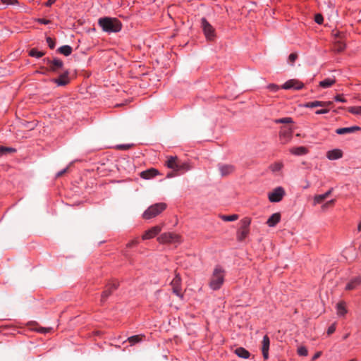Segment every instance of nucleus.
Wrapping results in <instances>:
<instances>
[{
    "mask_svg": "<svg viewBox=\"0 0 361 361\" xmlns=\"http://www.w3.org/2000/svg\"><path fill=\"white\" fill-rule=\"evenodd\" d=\"M99 25L106 32H118L122 28L121 22L116 18L104 17L98 20Z\"/></svg>",
    "mask_w": 361,
    "mask_h": 361,
    "instance_id": "obj_1",
    "label": "nucleus"
},
{
    "mask_svg": "<svg viewBox=\"0 0 361 361\" xmlns=\"http://www.w3.org/2000/svg\"><path fill=\"white\" fill-rule=\"evenodd\" d=\"M165 166L172 169L177 174L183 173L191 169L188 162L182 161L177 157H168L166 161Z\"/></svg>",
    "mask_w": 361,
    "mask_h": 361,
    "instance_id": "obj_2",
    "label": "nucleus"
},
{
    "mask_svg": "<svg viewBox=\"0 0 361 361\" xmlns=\"http://www.w3.org/2000/svg\"><path fill=\"white\" fill-rule=\"evenodd\" d=\"M225 276L224 269L219 265L216 266L210 278V288L214 290L220 289L224 283Z\"/></svg>",
    "mask_w": 361,
    "mask_h": 361,
    "instance_id": "obj_3",
    "label": "nucleus"
},
{
    "mask_svg": "<svg viewBox=\"0 0 361 361\" xmlns=\"http://www.w3.org/2000/svg\"><path fill=\"white\" fill-rule=\"evenodd\" d=\"M166 204L164 202L156 203L149 207L143 213L145 219H151L156 217L166 209Z\"/></svg>",
    "mask_w": 361,
    "mask_h": 361,
    "instance_id": "obj_4",
    "label": "nucleus"
},
{
    "mask_svg": "<svg viewBox=\"0 0 361 361\" xmlns=\"http://www.w3.org/2000/svg\"><path fill=\"white\" fill-rule=\"evenodd\" d=\"M251 222L252 219L248 216L244 217L240 220V228L237 231L236 233L238 240L243 241L248 236Z\"/></svg>",
    "mask_w": 361,
    "mask_h": 361,
    "instance_id": "obj_5",
    "label": "nucleus"
},
{
    "mask_svg": "<svg viewBox=\"0 0 361 361\" xmlns=\"http://www.w3.org/2000/svg\"><path fill=\"white\" fill-rule=\"evenodd\" d=\"M157 241L161 244H180L182 242V238L178 233L166 232L161 234L157 238Z\"/></svg>",
    "mask_w": 361,
    "mask_h": 361,
    "instance_id": "obj_6",
    "label": "nucleus"
},
{
    "mask_svg": "<svg viewBox=\"0 0 361 361\" xmlns=\"http://www.w3.org/2000/svg\"><path fill=\"white\" fill-rule=\"evenodd\" d=\"M201 24L206 39L209 41L214 40L216 37L215 29L214 27L205 18L202 19Z\"/></svg>",
    "mask_w": 361,
    "mask_h": 361,
    "instance_id": "obj_7",
    "label": "nucleus"
},
{
    "mask_svg": "<svg viewBox=\"0 0 361 361\" xmlns=\"http://www.w3.org/2000/svg\"><path fill=\"white\" fill-rule=\"evenodd\" d=\"M181 278L178 273H175V276L171 282V286L172 287L173 293L176 294L180 299L183 298V293H182V286H181Z\"/></svg>",
    "mask_w": 361,
    "mask_h": 361,
    "instance_id": "obj_8",
    "label": "nucleus"
},
{
    "mask_svg": "<svg viewBox=\"0 0 361 361\" xmlns=\"http://www.w3.org/2000/svg\"><path fill=\"white\" fill-rule=\"evenodd\" d=\"M44 63L47 66L48 71L51 72L59 71L60 69H61L63 65V61L59 59H44Z\"/></svg>",
    "mask_w": 361,
    "mask_h": 361,
    "instance_id": "obj_9",
    "label": "nucleus"
},
{
    "mask_svg": "<svg viewBox=\"0 0 361 361\" xmlns=\"http://www.w3.org/2000/svg\"><path fill=\"white\" fill-rule=\"evenodd\" d=\"M293 129L291 127H281L279 131V139L282 144L288 143L293 137Z\"/></svg>",
    "mask_w": 361,
    "mask_h": 361,
    "instance_id": "obj_10",
    "label": "nucleus"
},
{
    "mask_svg": "<svg viewBox=\"0 0 361 361\" xmlns=\"http://www.w3.org/2000/svg\"><path fill=\"white\" fill-rule=\"evenodd\" d=\"M286 192L282 187H277L269 192L268 199L271 202H279L284 197Z\"/></svg>",
    "mask_w": 361,
    "mask_h": 361,
    "instance_id": "obj_11",
    "label": "nucleus"
},
{
    "mask_svg": "<svg viewBox=\"0 0 361 361\" xmlns=\"http://www.w3.org/2000/svg\"><path fill=\"white\" fill-rule=\"evenodd\" d=\"M304 83L298 79H290L287 80L282 86L281 88L284 90H300L304 87Z\"/></svg>",
    "mask_w": 361,
    "mask_h": 361,
    "instance_id": "obj_12",
    "label": "nucleus"
},
{
    "mask_svg": "<svg viewBox=\"0 0 361 361\" xmlns=\"http://www.w3.org/2000/svg\"><path fill=\"white\" fill-rule=\"evenodd\" d=\"M162 230L161 226H155L147 230L142 235L143 240H149L157 236Z\"/></svg>",
    "mask_w": 361,
    "mask_h": 361,
    "instance_id": "obj_13",
    "label": "nucleus"
},
{
    "mask_svg": "<svg viewBox=\"0 0 361 361\" xmlns=\"http://www.w3.org/2000/svg\"><path fill=\"white\" fill-rule=\"evenodd\" d=\"M332 104V102L328 101V102H324V101H313V102H308L302 105V106L305 108H315L318 106L321 107H329Z\"/></svg>",
    "mask_w": 361,
    "mask_h": 361,
    "instance_id": "obj_14",
    "label": "nucleus"
},
{
    "mask_svg": "<svg viewBox=\"0 0 361 361\" xmlns=\"http://www.w3.org/2000/svg\"><path fill=\"white\" fill-rule=\"evenodd\" d=\"M118 283L114 282L106 286L105 290L102 292L101 295V302H104L107 298L111 294L112 291L117 288Z\"/></svg>",
    "mask_w": 361,
    "mask_h": 361,
    "instance_id": "obj_15",
    "label": "nucleus"
},
{
    "mask_svg": "<svg viewBox=\"0 0 361 361\" xmlns=\"http://www.w3.org/2000/svg\"><path fill=\"white\" fill-rule=\"evenodd\" d=\"M269 345L270 339L267 335H265L263 337V340L262 342V353L264 360H267L269 358Z\"/></svg>",
    "mask_w": 361,
    "mask_h": 361,
    "instance_id": "obj_16",
    "label": "nucleus"
},
{
    "mask_svg": "<svg viewBox=\"0 0 361 361\" xmlns=\"http://www.w3.org/2000/svg\"><path fill=\"white\" fill-rule=\"evenodd\" d=\"M289 152L295 156H302L307 154L309 153V149L305 146H298L290 148Z\"/></svg>",
    "mask_w": 361,
    "mask_h": 361,
    "instance_id": "obj_17",
    "label": "nucleus"
},
{
    "mask_svg": "<svg viewBox=\"0 0 361 361\" xmlns=\"http://www.w3.org/2000/svg\"><path fill=\"white\" fill-rule=\"evenodd\" d=\"M54 82L59 86H64L68 84L70 82L68 72L66 71L61 74L59 78L54 79Z\"/></svg>",
    "mask_w": 361,
    "mask_h": 361,
    "instance_id": "obj_18",
    "label": "nucleus"
},
{
    "mask_svg": "<svg viewBox=\"0 0 361 361\" xmlns=\"http://www.w3.org/2000/svg\"><path fill=\"white\" fill-rule=\"evenodd\" d=\"M159 174V172L158 170L154 168H151L147 170L142 171L140 173V176L143 179H151Z\"/></svg>",
    "mask_w": 361,
    "mask_h": 361,
    "instance_id": "obj_19",
    "label": "nucleus"
},
{
    "mask_svg": "<svg viewBox=\"0 0 361 361\" xmlns=\"http://www.w3.org/2000/svg\"><path fill=\"white\" fill-rule=\"evenodd\" d=\"M219 169L221 176H225L231 174L235 171V167L231 164H220Z\"/></svg>",
    "mask_w": 361,
    "mask_h": 361,
    "instance_id": "obj_20",
    "label": "nucleus"
},
{
    "mask_svg": "<svg viewBox=\"0 0 361 361\" xmlns=\"http://www.w3.org/2000/svg\"><path fill=\"white\" fill-rule=\"evenodd\" d=\"M343 157V152L339 149H334L326 152V157L329 160H336Z\"/></svg>",
    "mask_w": 361,
    "mask_h": 361,
    "instance_id": "obj_21",
    "label": "nucleus"
},
{
    "mask_svg": "<svg viewBox=\"0 0 361 361\" xmlns=\"http://www.w3.org/2000/svg\"><path fill=\"white\" fill-rule=\"evenodd\" d=\"M281 219V214L276 212L273 214L267 221V224L269 227H274L278 223L280 222Z\"/></svg>",
    "mask_w": 361,
    "mask_h": 361,
    "instance_id": "obj_22",
    "label": "nucleus"
},
{
    "mask_svg": "<svg viewBox=\"0 0 361 361\" xmlns=\"http://www.w3.org/2000/svg\"><path fill=\"white\" fill-rule=\"evenodd\" d=\"M360 130L361 128L359 126H355L351 127L338 128L336 130V133L338 135H343L347 133H353Z\"/></svg>",
    "mask_w": 361,
    "mask_h": 361,
    "instance_id": "obj_23",
    "label": "nucleus"
},
{
    "mask_svg": "<svg viewBox=\"0 0 361 361\" xmlns=\"http://www.w3.org/2000/svg\"><path fill=\"white\" fill-rule=\"evenodd\" d=\"M348 312L345 302L341 301L336 305V313L339 317L345 316Z\"/></svg>",
    "mask_w": 361,
    "mask_h": 361,
    "instance_id": "obj_24",
    "label": "nucleus"
},
{
    "mask_svg": "<svg viewBox=\"0 0 361 361\" xmlns=\"http://www.w3.org/2000/svg\"><path fill=\"white\" fill-rule=\"evenodd\" d=\"M361 283V277H355L349 281L345 287L348 290H351L357 288Z\"/></svg>",
    "mask_w": 361,
    "mask_h": 361,
    "instance_id": "obj_25",
    "label": "nucleus"
},
{
    "mask_svg": "<svg viewBox=\"0 0 361 361\" xmlns=\"http://www.w3.org/2000/svg\"><path fill=\"white\" fill-rule=\"evenodd\" d=\"M235 353L237 356L243 359H248L250 356L249 351L243 347L237 348L235 350Z\"/></svg>",
    "mask_w": 361,
    "mask_h": 361,
    "instance_id": "obj_26",
    "label": "nucleus"
},
{
    "mask_svg": "<svg viewBox=\"0 0 361 361\" xmlns=\"http://www.w3.org/2000/svg\"><path fill=\"white\" fill-rule=\"evenodd\" d=\"M335 83V78H329L320 81L319 85L322 88H328L329 87H331Z\"/></svg>",
    "mask_w": 361,
    "mask_h": 361,
    "instance_id": "obj_27",
    "label": "nucleus"
},
{
    "mask_svg": "<svg viewBox=\"0 0 361 361\" xmlns=\"http://www.w3.org/2000/svg\"><path fill=\"white\" fill-rule=\"evenodd\" d=\"M283 168V164L282 161H276L270 165L269 169L272 172H278L281 171Z\"/></svg>",
    "mask_w": 361,
    "mask_h": 361,
    "instance_id": "obj_28",
    "label": "nucleus"
},
{
    "mask_svg": "<svg viewBox=\"0 0 361 361\" xmlns=\"http://www.w3.org/2000/svg\"><path fill=\"white\" fill-rule=\"evenodd\" d=\"M59 51L61 54H63L64 56H69L72 52V48L68 45H64L61 47L59 49Z\"/></svg>",
    "mask_w": 361,
    "mask_h": 361,
    "instance_id": "obj_29",
    "label": "nucleus"
},
{
    "mask_svg": "<svg viewBox=\"0 0 361 361\" xmlns=\"http://www.w3.org/2000/svg\"><path fill=\"white\" fill-rule=\"evenodd\" d=\"M143 337H144V336H142V335H135V336L129 337L128 338V341H129L130 345H134L137 343L140 342L142 340Z\"/></svg>",
    "mask_w": 361,
    "mask_h": 361,
    "instance_id": "obj_30",
    "label": "nucleus"
},
{
    "mask_svg": "<svg viewBox=\"0 0 361 361\" xmlns=\"http://www.w3.org/2000/svg\"><path fill=\"white\" fill-rule=\"evenodd\" d=\"M221 219L224 221H234L238 219V214H232V215H221Z\"/></svg>",
    "mask_w": 361,
    "mask_h": 361,
    "instance_id": "obj_31",
    "label": "nucleus"
},
{
    "mask_svg": "<svg viewBox=\"0 0 361 361\" xmlns=\"http://www.w3.org/2000/svg\"><path fill=\"white\" fill-rule=\"evenodd\" d=\"M348 111L355 115H361V106H350Z\"/></svg>",
    "mask_w": 361,
    "mask_h": 361,
    "instance_id": "obj_32",
    "label": "nucleus"
},
{
    "mask_svg": "<svg viewBox=\"0 0 361 361\" xmlns=\"http://www.w3.org/2000/svg\"><path fill=\"white\" fill-rule=\"evenodd\" d=\"M44 53L42 51H39L36 49H32L30 52L29 55L32 57L35 58H41L42 56H44Z\"/></svg>",
    "mask_w": 361,
    "mask_h": 361,
    "instance_id": "obj_33",
    "label": "nucleus"
},
{
    "mask_svg": "<svg viewBox=\"0 0 361 361\" xmlns=\"http://www.w3.org/2000/svg\"><path fill=\"white\" fill-rule=\"evenodd\" d=\"M16 149L11 147L0 146V156L8 152H14Z\"/></svg>",
    "mask_w": 361,
    "mask_h": 361,
    "instance_id": "obj_34",
    "label": "nucleus"
},
{
    "mask_svg": "<svg viewBox=\"0 0 361 361\" xmlns=\"http://www.w3.org/2000/svg\"><path fill=\"white\" fill-rule=\"evenodd\" d=\"M297 352L300 356H307L308 355V350L305 346H300Z\"/></svg>",
    "mask_w": 361,
    "mask_h": 361,
    "instance_id": "obj_35",
    "label": "nucleus"
},
{
    "mask_svg": "<svg viewBox=\"0 0 361 361\" xmlns=\"http://www.w3.org/2000/svg\"><path fill=\"white\" fill-rule=\"evenodd\" d=\"M326 199L325 195H317L314 197V204H320L322 201Z\"/></svg>",
    "mask_w": 361,
    "mask_h": 361,
    "instance_id": "obj_36",
    "label": "nucleus"
},
{
    "mask_svg": "<svg viewBox=\"0 0 361 361\" xmlns=\"http://www.w3.org/2000/svg\"><path fill=\"white\" fill-rule=\"evenodd\" d=\"M277 123H293V119L290 117H285L276 120Z\"/></svg>",
    "mask_w": 361,
    "mask_h": 361,
    "instance_id": "obj_37",
    "label": "nucleus"
},
{
    "mask_svg": "<svg viewBox=\"0 0 361 361\" xmlns=\"http://www.w3.org/2000/svg\"><path fill=\"white\" fill-rule=\"evenodd\" d=\"M1 1L6 5H17L18 4V0H1Z\"/></svg>",
    "mask_w": 361,
    "mask_h": 361,
    "instance_id": "obj_38",
    "label": "nucleus"
},
{
    "mask_svg": "<svg viewBox=\"0 0 361 361\" xmlns=\"http://www.w3.org/2000/svg\"><path fill=\"white\" fill-rule=\"evenodd\" d=\"M267 88L272 92H277L281 87L276 84H269Z\"/></svg>",
    "mask_w": 361,
    "mask_h": 361,
    "instance_id": "obj_39",
    "label": "nucleus"
},
{
    "mask_svg": "<svg viewBox=\"0 0 361 361\" xmlns=\"http://www.w3.org/2000/svg\"><path fill=\"white\" fill-rule=\"evenodd\" d=\"M334 99L336 102H339L345 103L347 102V100L345 99L343 94H337L336 96H335Z\"/></svg>",
    "mask_w": 361,
    "mask_h": 361,
    "instance_id": "obj_40",
    "label": "nucleus"
},
{
    "mask_svg": "<svg viewBox=\"0 0 361 361\" xmlns=\"http://www.w3.org/2000/svg\"><path fill=\"white\" fill-rule=\"evenodd\" d=\"M51 330V328H44V327H39L37 329V331L41 334H47L50 332Z\"/></svg>",
    "mask_w": 361,
    "mask_h": 361,
    "instance_id": "obj_41",
    "label": "nucleus"
},
{
    "mask_svg": "<svg viewBox=\"0 0 361 361\" xmlns=\"http://www.w3.org/2000/svg\"><path fill=\"white\" fill-rule=\"evenodd\" d=\"M329 109H328V107H324V109L317 110L315 111V114L317 115L324 114L329 113Z\"/></svg>",
    "mask_w": 361,
    "mask_h": 361,
    "instance_id": "obj_42",
    "label": "nucleus"
},
{
    "mask_svg": "<svg viewBox=\"0 0 361 361\" xmlns=\"http://www.w3.org/2000/svg\"><path fill=\"white\" fill-rule=\"evenodd\" d=\"M47 42L50 49H54L55 47V42L51 37L47 38Z\"/></svg>",
    "mask_w": 361,
    "mask_h": 361,
    "instance_id": "obj_43",
    "label": "nucleus"
},
{
    "mask_svg": "<svg viewBox=\"0 0 361 361\" xmlns=\"http://www.w3.org/2000/svg\"><path fill=\"white\" fill-rule=\"evenodd\" d=\"M298 58V55L297 54L295 53H292L289 55L288 56V61L290 62V63H294L295 61Z\"/></svg>",
    "mask_w": 361,
    "mask_h": 361,
    "instance_id": "obj_44",
    "label": "nucleus"
},
{
    "mask_svg": "<svg viewBox=\"0 0 361 361\" xmlns=\"http://www.w3.org/2000/svg\"><path fill=\"white\" fill-rule=\"evenodd\" d=\"M138 243H139L138 239L137 238H135V239L132 240L131 241H130L127 244V247H131L135 246L136 245L138 244Z\"/></svg>",
    "mask_w": 361,
    "mask_h": 361,
    "instance_id": "obj_45",
    "label": "nucleus"
},
{
    "mask_svg": "<svg viewBox=\"0 0 361 361\" xmlns=\"http://www.w3.org/2000/svg\"><path fill=\"white\" fill-rule=\"evenodd\" d=\"M315 22L318 24H322L323 23V17L321 14H317L315 16Z\"/></svg>",
    "mask_w": 361,
    "mask_h": 361,
    "instance_id": "obj_46",
    "label": "nucleus"
},
{
    "mask_svg": "<svg viewBox=\"0 0 361 361\" xmlns=\"http://www.w3.org/2000/svg\"><path fill=\"white\" fill-rule=\"evenodd\" d=\"M36 21H37L38 23H39L41 24H44V25H48L51 22L49 20L44 19V18H37L36 20Z\"/></svg>",
    "mask_w": 361,
    "mask_h": 361,
    "instance_id": "obj_47",
    "label": "nucleus"
},
{
    "mask_svg": "<svg viewBox=\"0 0 361 361\" xmlns=\"http://www.w3.org/2000/svg\"><path fill=\"white\" fill-rule=\"evenodd\" d=\"M336 330V326L334 324L331 325V326L329 327L328 330H327V334L329 335H331Z\"/></svg>",
    "mask_w": 361,
    "mask_h": 361,
    "instance_id": "obj_48",
    "label": "nucleus"
},
{
    "mask_svg": "<svg viewBox=\"0 0 361 361\" xmlns=\"http://www.w3.org/2000/svg\"><path fill=\"white\" fill-rule=\"evenodd\" d=\"M322 353L321 351H318L317 352L314 356L312 357V360H317L318 359L321 355H322Z\"/></svg>",
    "mask_w": 361,
    "mask_h": 361,
    "instance_id": "obj_49",
    "label": "nucleus"
},
{
    "mask_svg": "<svg viewBox=\"0 0 361 361\" xmlns=\"http://www.w3.org/2000/svg\"><path fill=\"white\" fill-rule=\"evenodd\" d=\"M56 1V0H48L46 3H45V6H51L53 4H54Z\"/></svg>",
    "mask_w": 361,
    "mask_h": 361,
    "instance_id": "obj_50",
    "label": "nucleus"
},
{
    "mask_svg": "<svg viewBox=\"0 0 361 361\" xmlns=\"http://www.w3.org/2000/svg\"><path fill=\"white\" fill-rule=\"evenodd\" d=\"M344 48H345V45L341 43L338 44V47L337 48V50L338 51H341L343 50Z\"/></svg>",
    "mask_w": 361,
    "mask_h": 361,
    "instance_id": "obj_51",
    "label": "nucleus"
},
{
    "mask_svg": "<svg viewBox=\"0 0 361 361\" xmlns=\"http://www.w3.org/2000/svg\"><path fill=\"white\" fill-rule=\"evenodd\" d=\"M333 188L329 189L324 194L325 195V197L327 198L332 192Z\"/></svg>",
    "mask_w": 361,
    "mask_h": 361,
    "instance_id": "obj_52",
    "label": "nucleus"
},
{
    "mask_svg": "<svg viewBox=\"0 0 361 361\" xmlns=\"http://www.w3.org/2000/svg\"><path fill=\"white\" fill-rule=\"evenodd\" d=\"M334 202H335L334 200H331L329 201L328 202H326L323 207H326L329 204H334Z\"/></svg>",
    "mask_w": 361,
    "mask_h": 361,
    "instance_id": "obj_53",
    "label": "nucleus"
},
{
    "mask_svg": "<svg viewBox=\"0 0 361 361\" xmlns=\"http://www.w3.org/2000/svg\"><path fill=\"white\" fill-rule=\"evenodd\" d=\"M175 176V174L173 173V172H171V173H169L167 175H166V178H172Z\"/></svg>",
    "mask_w": 361,
    "mask_h": 361,
    "instance_id": "obj_54",
    "label": "nucleus"
},
{
    "mask_svg": "<svg viewBox=\"0 0 361 361\" xmlns=\"http://www.w3.org/2000/svg\"><path fill=\"white\" fill-rule=\"evenodd\" d=\"M357 231L359 232H361V221L359 222V224L357 225Z\"/></svg>",
    "mask_w": 361,
    "mask_h": 361,
    "instance_id": "obj_55",
    "label": "nucleus"
},
{
    "mask_svg": "<svg viewBox=\"0 0 361 361\" xmlns=\"http://www.w3.org/2000/svg\"><path fill=\"white\" fill-rule=\"evenodd\" d=\"M64 172H65V170H64V171H60V172L58 173V176H61Z\"/></svg>",
    "mask_w": 361,
    "mask_h": 361,
    "instance_id": "obj_56",
    "label": "nucleus"
},
{
    "mask_svg": "<svg viewBox=\"0 0 361 361\" xmlns=\"http://www.w3.org/2000/svg\"><path fill=\"white\" fill-rule=\"evenodd\" d=\"M348 361H357V360H356V359H355V358H353V359H350V360H349Z\"/></svg>",
    "mask_w": 361,
    "mask_h": 361,
    "instance_id": "obj_57",
    "label": "nucleus"
}]
</instances>
